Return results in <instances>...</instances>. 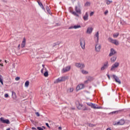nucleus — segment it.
I'll return each mask as SVG.
<instances>
[{"label": "nucleus", "instance_id": "nucleus-36", "mask_svg": "<svg viewBox=\"0 0 130 130\" xmlns=\"http://www.w3.org/2000/svg\"><path fill=\"white\" fill-rule=\"evenodd\" d=\"M108 14V10H106L105 12H104V15L106 16Z\"/></svg>", "mask_w": 130, "mask_h": 130}, {"label": "nucleus", "instance_id": "nucleus-34", "mask_svg": "<svg viewBox=\"0 0 130 130\" xmlns=\"http://www.w3.org/2000/svg\"><path fill=\"white\" fill-rule=\"evenodd\" d=\"M70 92H72L74 91V88L71 87L69 90Z\"/></svg>", "mask_w": 130, "mask_h": 130}, {"label": "nucleus", "instance_id": "nucleus-39", "mask_svg": "<svg viewBox=\"0 0 130 130\" xmlns=\"http://www.w3.org/2000/svg\"><path fill=\"white\" fill-rule=\"evenodd\" d=\"M94 15V12H92L90 13V17H92V16H93Z\"/></svg>", "mask_w": 130, "mask_h": 130}, {"label": "nucleus", "instance_id": "nucleus-5", "mask_svg": "<svg viewBox=\"0 0 130 130\" xmlns=\"http://www.w3.org/2000/svg\"><path fill=\"white\" fill-rule=\"evenodd\" d=\"M86 104L88 105V106H90L91 108H93V109H100V107L98 106V105L93 104L91 103H87Z\"/></svg>", "mask_w": 130, "mask_h": 130}, {"label": "nucleus", "instance_id": "nucleus-2", "mask_svg": "<svg viewBox=\"0 0 130 130\" xmlns=\"http://www.w3.org/2000/svg\"><path fill=\"white\" fill-rule=\"evenodd\" d=\"M75 10L76 12L74 11L71 10L70 13H71L74 16H76V17H79V14L81 15V14H82V10H81V7L79 6H76Z\"/></svg>", "mask_w": 130, "mask_h": 130}, {"label": "nucleus", "instance_id": "nucleus-49", "mask_svg": "<svg viewBox=\"0 0 130 130\" xmlns=\"http://www.w3.org/2000/svg\"><path fill=\"white\" fill-rule=\"evenodd\" d=\"M0 66H2V67H4V64L3 63L2 64L0 63Z\"/></svg>", "mask_w": 130, "mask_h": 130}, {"label": "nucleus", "instance_id": "nucleus-29", "mask_svg": "<svg viewBox=\"0 0 130 130\" xmlns=\"http://www.w3.org/2000/svg\"><path fill=\"white\" fill-rule=\"evenodd\" d=\"M0 82L2 85H4V81H3V76L0 75Z\"/></svg>", "mask_w": 130, "mask_h": 130}, {"label": "nucleus", "instance_id": "nucleus-53", "mask_svg": "<svg viewBox=\"0 0 130 130\" xmlns=\"http://www.w3.org/2000/svg\"><path fill=\"white\" fill-rule=\"evenodd\" d=\"M73 109H75V108H73Z\"/></svg>", "mask_w": 130, "mask_h": 130}, {"label": "nucleus", "instance_id": "nucleus-6", "mask_svg": "<svg viewBox=\"0 0 130 130\" xmlns=\"http://www.w3.org/2000/svg\"><path fill=\"white\" fill-rule=\"evenodd\" d=\"M80 45L81 46V48H82V49H85V45L86 44L85 39H84L83 38H81L80 39Z\"/></svg>", "mask_w": 130, "mask_h": 130}, {"label": "nucleus", "instance_id": "nucleus-25", "mask_svg": "<svg viewBox=\"0 0 130 130\" xmlns=\"http://www.w3.org/2000/svg\"><path fill=\"white\" fill-rule=\"evenodd\" d=\"M119 35V33L117 32V33L114 34L113 35V37H114V38H117V37H118Z\"/></svg>", "mask_w": 130, "mask_h": 130}, {"label": "nucleus", "instance_id": "nucleus-8", "mask_svg": "<svg viewBox=\"0 0 130 130\" xmlns=\"http://www.w3.org/2000/svg\"><path fill=\"white\" fill-rule=\"evenodd\" d=\"M125 123L124 120H120L119 121L117 122L114 124V125H123Z\"/></svg>", "mask_w": 130, "mask_h": 130}, {"label": "nucleus", "instance_id": "nucleus-26", "mask_svg": "<svg viewBox=\"0 0 130 130\" xmlns=\"http://www.w3.org/2000/svg\"><path fill=\"white\" fill-rule=\"evenodd\" d=\"M105 3L107 4V5H110V4H112V1L110 0H105Z\"/></svg>", "mask_w": 130, "mask_h": 130}, {"label": "nucleus", "instance_id": "nucleus-18", "mask_svg": "<svg viewBox=\"0 0 130 130\" xmlns=\"http://www.w3.org/2000/svg\"><path fill=\"white\" fill-rule=\"evenodd\" d=\"M84 21H88L89 20V14L86 12L84 16L83 17Z\"/></svg>", "mask_w": 130, "mask_h": 130}, {"label": "nucleus", "instance_id": "nucleus-12", "mask_svg": "<svg viewBox=\"0 0 130 130\" xmlns=\"http://www.w3.org/2000/svg\"><path fill=\"white\" fill-rule=\"evenodd\" d=\"M112 77L115 79L116 83H118L119 84H121V82L120 81V80H119V78H118V77L115 75H113Z\"/></svg>", "mask_w": 130, "mask_h": 130}, {"label": "nucleus", "instance_id": "nucleus-38", "mask_svg": "<svg viewBox=\"0 0 130 130\" xmlns=\"http://www.w3.org/2000/svg\"><path fill=\"white\" fill-rule=\"evenodd\" d=\"M5 98H8V97H9V94L6 93L5 94Z\"/></svg>", "mask_w": 130, "mask_h": 130}, {"label": "nucleus", "instance_id": "nucleus-19", "mask_svg": "<svg viewBox=\"0 0 130 130\" xmlns=\"http://www.w3.org/2000/svg\"><path fill=\"white\" fill-rule=\"evenodd\" d=\"M25 46H26V38H24L21 43V48H24Z\"/></svg>", "mask_w": 130, "mask_h": 130}, {"label": "nucleus", "instance_id": "nucleus-3", "mask_svg": "<svg viewBox=\"0 0 130 130\" xmlns=\"http://www.w3.org/2000/svg\"><path fill=\"white\" fill-rule=\"evenodd\" d=\"M109 42L112 43L113 44H115V45H119V42L117 41V40L113 39L111 38H109L108 39Z\"/></svg>", "mask_w": 130, "mask_h": 130}, {"label": "nucleus", "instance_id": "nucleus-50", "mask_svg": "<svg viewBox=\"0 0 130 130\" xmlns=\"http://www.w3.org/2000/svg\"><path fill=\"white\" fill-rule=\"evenodd\" d=\"M90 79H91V80H93V78L92 77H89Z\"/></svg>", "mask_w": 130, "mask_h": 130}, {"label": "nucleus", "instance_id": "nucleus-1", "mask_svg": "<svg viewBox=\"0 0 130 130\" xmlns=\"http://www.w3.org/2000/svg\"><path fill=\"white\" fill-rule=\"evenodd\" d=\"M94 41H95V51L96 52H100L101 51V44H99V31L94 35Z\"/></svg>", "mask_w": 130, "mask_h": 130}, {"label": "nucleus", "instance_id": "nucleus-46", "mask_svg": "<svg viewBox=\"0 0 130 130\" xmlns=\"http://www.w3.org/2000/svg\"><path fill=\"white\" fill-rule=\"evenodd\" d=\"M58 129H59V130H61V128H61V127L59 126V127H58Z\"/></svg>", "mask_w": 130, "mask_h": 130}, {"label": "nucleus", "instance_id": "nucleus-17", "mask_svg": "<svg viewBox=\"0 0 130 130\" xmlns=\"http://www.w3.org/2000/svg\"><path fill=\"white\" fill-rule=\"evenodd\" d=\"M116 53V51H115L114 49H111L110 52L109 53V56H113Z\"/></svg>", "mask_w": 130, "mask_h": 130}, {"label": "nucleus", "instance_id": "nucleus-10", "mask_svg": "<svg viewBox=\"0 0 130 130\" xmlns=\"http://www.w3.org/2000/svg\"><path fill=\"white\" fill-rule=\"evenodd\" d=\"M0 120L2 123H7V124H10V120L9 119H5L3 117L0 118Z\"/></svg>", "mask_w": 130, "mask_h": 130}, {"label": "nucleus", "instance_id": "nucleus-52", "mask_svg": "<svg viewBox=\"0 0 130 130\" xmlns=\"http://www.w3.org/2000/svg\"><path fill=\"white\" fill-rule=\"evenodd\" d=\"M5 62L7 63V60H5Z\"/></svg>", "mask_w": 130, "mask_h": 130}, {"label": "nucleus", "instance_id": "nucleus-4", "mask_svg": "<svg viewBox=\"0 0 130 130\" xmlns=\"http://www.w3.org/2000/svg\"><path fill=\"white\" fill-rule=\"evenodd\" d=\"M67 80V77L65 76L59 77L54 82V84H57V83H61V82H64Z\"/></svg>", "mask_w": 130, "mask_h": 130}, {"label": "nucleus", "instance_id": "nucleus-37", "mask_svg": "<svg viewBox=\"0 0 130 130\" xmlns=\"http://www.w3.org/2000/svg\"><path fill=\"white\" fill-rule=\"evenodd\" d=\"M20 80V77H17L15 78V80L16 81H19Z\"/></svg>", "mask_w": 130, "mask_h": 130}, {"label": "nucleus", "instance_id": "nucleus-15", "mask_svg": "<svg viewBox=\"0 0 130 130\" xmlns=\"http://www.w3.org/2000/svg\"><path fill=\"white\" fill-rule=\"evenodd\" d=\"M71 70V66H67L62 70V73H67Z\"/></svg>", "mask_w": 130, "mask_h": 130}, {"label": "nucleus", "instance_id": "nucleus-35", "mask_svg": "<svg viewBox=\"0 0 130 130\" xmlns=\"http://www.w3.org/2000/svg\"><path fill=\"white\" fill-rule=\"evenodd\" d=\"M90 81V79H88L86 81H84V84H88V83H89V82Z\"/></svg>", "mask_w": 130, "mask_h": 130}, {"label": "nucleus", "instance_id": "nucleus-28", "mask_svg": "<svg viewBox=\"0 0 130 130\" xmlns=\"http://www.w3.org/2000/svg\"><path fill=\"white\" fill-rule=\"evenodd\" d=\"M47 71V70L46 69V68H43L41 70V72L42 73V74H44V72H46Z\"/></svg>", "mask_w": 130, "mask_h": 130}, {"label": "nucleus", "instance_id": "nucleus-11", "mask_svg": "<svg viewBox=\"0 0 130 130\" xmlns=\"http://www.w3.org/2000/svg\"><path fill=\"white\" fill-rule=\"evenodd\" d=\"M85 88V85L83 84H80L77 85L76 87V91H79L80 90H82V89H84Z\"/></svg>", "mask_w": 130, "mask_h": 130}, {"label": "nucleus", "instance_id": "nucleus-20", "mask_svg": "<svg viewBox=\"0 0 130 130\" xmlns=\"http://www.w3.org/2000/svg\"><path fill=\"white\" fill-rule=\"evenodd\" d=\"M79 28H81V25H77L71 26L69 27V29H79Z\"/></svg>", "mask_w": 130, "mask_h": 130}, {"label": "nucleus", "instance_id": "nucleus-24", "mask_svg": "<svg viewBox=\"0 0 130 130\" xmlns=\"http://www.w3.org/2000/svg\"><path fill=\"white\" fill-rule=\"evenodd\" d=\"M39 5L41 7V8L44 11H45V8H44V7H43V5H42V3L41 2H38Z\"/></svg>", "mask_w": 130, "mask_h": 130}, {"label": "nucleus", "instance_id": "nucleus-44", "mask_svg": "<svg viewBox=\"0 0 130 130\" xmlns=\"http://www.w3.org/2000/svg\"><path fill=\"white\" fill-rule=\"evenodd\" d=\"M20 46H21V45L19 44L18 46V48L19 49H20Z\"/></svg>", "mask_w": 130, "mask_h": 130}, {"label": "nucleus", "instance_id": "nucleus-7", "mask_svg": "<svg viewBox=\"0 0 130 130\" xmlns=\"http://www.w3.org/2000/svg\"><path fill=\"white\" fill-rule=\"evenodd\" d=\"M119 67V62H116L112 66L111 71H114L115 69H117Z\"/></svg>", "mask_w": 130, "mask_h": 130}, {"label": "nucleus", "instance_id": "nucleus-9", "mask_svg": "<svg viewBox=\"0 0 130 130\" xmlns=\"http://www.w3.org/2000/svg\"><path fill=\"white\" fill-rule=\"evenodd\" d=\"M75 67H76V68H78L79 69H84V68H85V64H84V63H76Z\"/></svg>", "mask_w": 130, "mask_h": 130}, {"label": "nucleus", "instance_id": "nucleus-16", "mask_svg": "<svg viewBox=\"0 0 130 130\" xmlns=\"http://www.w3.org/2000/svg\"><path fill=\"white\" fill-rule=\"evenodd\" d=\"M92 32H93V27H89L87 28L86 34H92Z\"/></svg>", "mask_w": 130, "mask_h": 130}, {"label": "nucleus", "instance_id": "nucleus-41", "mask_svg": "<svg viewBox=\"0 0 130 130\" xmlns=\"http://www.w3.org/2000/svg\"><path fill=\"white\" fill-rule=\"evenodd\" d=\"M37 128L39 129V130H44L42 127H38Z\"/></svg>", "mask_w": 130, "mask_h": 130}, {"label": "nucleus", "instance_id": "nucleus-14", "mask_svg": "<svg viewBox=\"0 0 130 130\" xmlns=\"http://www.w3.org/2000/svg\"><path fill=\"white\" fill-rule=\"evenodd\" d=\"M76 107L79 110L83 109V105H82L80 102L77 101L76 102Z\"/></svg>", "mask_w": 130, "mask_h": 130}, {"label": "nucleus", "instance_id": "nucleus-30", "mask_svg": "<svg viewBox=\"0 0 130 130\" xmlns=\"http://www.w3.org/2000/svg\"><path fill=\"white\" fill-rule=\"evenodd\" d=\"M90 5H91V3L90 2H86L85 4V7H89Z\"/></svg>", "mask_w": 130, "mask_h": 130}, {"label": "nucleus", "instance_id": "nucleus-27", "mask_svg": "<svg viewBox=\"0 0 130 130\" xmlns=\"http://www.w3.org/2000/svg\"><path fill=\"white\" fill-rule=\"evenodd\" d=\"M29 84H30V82H29V81H26L25 83V87L28 88V87H29Z\"/></svg>", "mask_w": 130, "mask_h": 130}, {"label": "nucleus", "instance_id": "nucleus-40", "mask_svg": "<svg viewBox=\"0 0 130 130\" xmlns=\"http://www.w3.org/2000/svg\"><path fill=\"white\" fill-rule=\"evenodd\" d=\"M46 125L48 127H49V128H50V126H49V124H48V123H46Z\"/></svg>", "mask_w": 130, "mask_h": 130}, {"label": "nucleus", "instance_id": "nucleus-48", "mask_svg": "<svg viewBox=\"0 0 130 130\" xmlns=\"http://www.w3.org/2000/svg\"><path fill=\"white\" fill-rule=\"evenodd\" d=\"M106 130H111V128H107Z\"/></svg>", "mask_w": 130, "mask_h": 130}, {"label": "nucleus", "instance_id": "nucleus-47", "mask_svg": "<svg viewBox=\"0 0 130 130\" xmlns=\"http://www.w3.org/2000/svg\"><path fill=\"white\" fill-rule=\"evenodd\" d=\"M31 128H32V129H36V128H35L34 127H32Z\"/></svg>", "mask_w": 130, "mask_h": 130}, {"label": "nucleus", "instance_id": "nucleus-45", "mask_svg": "<svg viewBox=\"0 0 130 130\" xmlns=\"http://www.w3.org/2000/svg\"><path fill=\"white\" fill-rule=\"evenodd\" d=\"M42 67H43V69H45V65L43 64Z\"/></svg>", "mask_w": 130, "mask_h": 130}, {"label": "nucleus", "instance_id": "nucleus-43", "mask_svg": "<svg viewBox=\"0 0 130 130\" xmlns=\"http://www.w3.org/2000/svg\"><path fill=\"white\" fill-rule=\"evenodd\" d=\"M107 77H108L109 80H110V76H109V75L107 74Z\"/></svg>", "mask_w": 130, "mask_h": 130}, {"label": "nucleus", "instance_id": "nucleus-23", "mask_svg": "<svg viewBox=\"0 0 130 130\" xmlns=\"http://www.w3.org/2000/svg\"><path fill=\"white\" fill-rule=\"evenodd\" d=\"M81 73L83 75H88V74H89V72L88 71L84 70H81Z\"/></svg>", "mask_w": 130, "mask_h": 130}, {"label": "nucleus", "instance_id": "nucleus-51", "mask_svg": "<svg viewBox=\"0 0 130 130\" xmlns=\"http://www.w3.org/2000/svg\"><path fill=\"white\" fill-rule=\"evenodd\" d=\"M6 130H11V129L10 128H8Z\"/></svg>", "mask_w": 130, "mask_h": 130}, {"label": "nucleus", "instance_id": "nucleus-32", "mask_svg": "<svg viewBox=\"0 0 130 130\" xmlns=\"http://www.w3.org/2000/svg\"><path fill=\"white\" fill-rule=\"evenodd\" d=\"M46 10L47 11L48 13H50V9L48 6H46Z\"/></svg>", "mask_w": 130, "mask_h": 130}, {"label": "nucleus", "instance_id": "nucleus-22", "mask_svg": "<svg viewBox=\"0 0 130 130\" xmlns=\"http://www.w3.org/2000/svg\"><path fill=\"white\" fill-rule=\"evenodd\" d=\"M12 95L13 99H17V95H16V92L14 91H12Z\"/></svg>", "mask_w": 130, "mask_h": 130}, {"label": "nucleus", "instance_id": "nucleus-31", "mask_svg": "<svg viewBox=\"0 0 130 130\" xmlns=\"http://www.w3.org/2000/svg\"><path fill=\"white\" fill-rule=\"evenodd\" d=\"M44 76L45 77H48V72L47 71L44 73Z\"/></svg>", "mask_w": 130, "mask_h": 130}, {"label": "nucleus", "instance_id": "nucleus-54", "mask_svg": "<svg viewBox=\"0 0 130 130\" xmlns=\"http://www.w3.org/2000/svg\"><path fill=\"white\" fill-rule=\"evenodd\" d=\"M2 61V60H0V62Z\"/></svg>", "mask_w": 130, "mask_h": 130}, {"label": "nucleus", "instance_id": "nucleus-33", "mask_svg": "<svg viewBox=\"0 0 130 130\" xmlns=\"http://www.w3.org/2000/svg\"><path fill=\"white\" fill-rule=\"evenodd\" d=\"M36 115H37L38 117L40 116V114H39V112H37L35 113Z\"/></svg>", "mask_w": 130, "mask_h": 130}, {"label": "nucleus", "instance_id": "nucleus-13", "mask_svg": "<svg viewBox=\"0 0 130 130\" xmlns=\"http://www.w3.org/2000/svg\"><path fill=\"white\" fill-rule=\"evenodd\" d=\"M109 64H108V61L106 62L104 66L101 68V71H104V70H106L107 68H108Z\"/></svg>", "mask_w": 130, "mask_h": 130}, {"label": "nucleus", "instance_id": "nucleus-42", "mask_svg": "<svg viewBox=\"0 0 130 130\" xmlns=\"http://www.w3.org/2000/svg\"><path fill=\"white\" fill-rule=\"evenodd\" d=\"M89 126H91L92 127L93 126H95V125H94L93 124H89Z\"/></svg>", "mask_w": 130, "mask_h": 130}, {"label": "nucleus", "instance_id": "nucleus-21", "mask_svg": "<svg viewBox=\"0 0 130 130\" xmlns=\"http://www.w3.org/2000/svg\"><path fill=\"white\" fill-rule=\"evenodd\" d=\"M116 58H117V57L115 56L111 58V62H114L116 60Z\"/></svg>", "mask_w": 130, "mask_h": 130}]
</instances>
